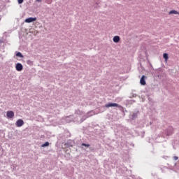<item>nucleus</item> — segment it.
<instances>
[{
  "mask_svg": "<svg viewBox=\"0 0 179 179\" xmlns=\"http://www.w3.org/2000/svg\"><path fill=\"white\" fill-rule=\"evenodd\" d=\"M105 107L106 108H110V107H117V108H121L122 106L121 105H119L118 103H109L105 105Z\"/></svg>",
  "mask_w": 179,
  "mask_h": 179,
  "instance_id": "nucleus-1",
  "label": "nucleus"
},
{
  "mask_svg": "<svg viewBox=\"0 0 179 179\" xmlns=\"http://www.w3.org/2000/svg\"><path fill=\"white\" fill-rule=\"evenodd\" d=\"M146 79H148V77L145 76H142L140 80V83L142 86H145L146 85Z\"/></svg>",
  "mask_w": 179,
  "mask_h": 179,
  "instance_id": "nucleus-2",
  "label": "nucleus"
},
{
  "mask_svg": "<svg viewBox=\"0 0 179 179\" xmlns=\"http://www.w3.org/2000/svg\"><path fill=\"white\" fill-rule=\"evenodd\" d=\"M24 124V122L23 121V120L22 119H19L16 123H15V125L16 127H23V125Z\"/></svg>",
  "mask_w": 179,
  "mask_h": 179,
  "instance_id": "nucleus-3",
  "label": "nucleus"
},
{
  "mask_svg": "<svg viewBox=\"0 0 179 179\" xmlns=\"http://www.w3.org/2000/svg\"><path fill=\"white\" fill-rule=\"evenodd\" d=\"M15 69L18 72H20L21 71H23V65H22V64H20V63H17L15 66Z\"/></svg>",
  "mask_w": 179,
  "mask_h": 179,
  "instance_id": "nucleus-4",
  "label": "nucleus"
},
{
  "mask_svg": "<svg viewBox=\"0 0 179 179\" xmlns=\"http://www.w3.org/2000/svg\"><path fill=\"white\" fill-rule=\"evenodd\" d=\"M36 20H37L36 17H29L25 20V23H31L36 22Z\"/></svg>",
  "mask_w": 179,
  "mask_h": 179,
  "instance_id": "nucleus-5",
  "label": "nucleus"
},
{
  "mask_svg": "<svg viewBox=\"0 0 179 179\" xmlns=\"http://www.w3.org/2000/svg\"><path fill=\"white\" fill-rule=\"evenodd\" d=\"M7 117L8 118H13V117H15V113H13L12 110L8 111Z\"/></svg>",
  "mask_w": 179,
  "mask_h": 179,
  "instance_id": "nucleus-6",
  "label": "nucleus"
},
{
  "mask_svg": "<svg viewBox=\"0 0 179 179\" xmlns=\"http://www.w3.org/2000/svg\"><path fill=\"white\" fill-rule=\"evenodd\" d=\"M120 40V36H115L113 37L114 43H119Z\"/></svg>",
  "mask_w": 179,
  "mask_h": 179,
  "instance_id": "nucleus-7",
  "label": "nucleus"
},
{
  "mask_svg": "<svg viewBox=\"0 0 179 179\" xmlns=\"http://www.w3.org/2000/svg\"><path fill=\"white\" fill-rule=\"evenodd\" d=\"M169 15H179V13L176 10H172L169 12Z\"/></svg>",
  "mask_w": 179,
  "mask_h": 179,
  "instance_id": "nucleus-8",
  "label": "nucleus"
},
{
  "mask_svg": "<svg viewBox=\"0 0 179 179\" xmlns=\"http://www.w3.org/2000/svg\"><path fill=\"white\" fill-rule=\"evenodd\" d=\"M163 57L165 59V62H167V61L169 60V55L167 53H164Z\"/></svg>",
  "mask_w": 179,
  "mask_h": 179,
  "instance_id": "nucleus-9",
  "label": "nucleus"
},
{
  "mask_svg": "<svg viewBox=\"0 0 179 179\" xmlns=\"http://www.w3.org/2000/svg\"><path fill=\"white\" fill-rule=\"evenodd\" d=\"M47 146H50V143H48V141L42 145V148H45Z\"/></svg>",
  "mask_w": 179,
  "mask_h": 179,
  "instance_id": "nucleus-10",
  "label": "nucleus"
},
{
  "mask_svg": "<svg viewBox=\"0 0 179 179\" xmlns=\"http://www.w3.org/2000/svg\"><path fill=\"white\" fill-rule=\"evenodd\" d=\"M16 56L17 57H20V58H23V55H22L20 53V52H18L17 54H16Z\"/></svg>",
  "mask_w": 179,
  "mask_h": 179,
  "instance_id": "nucleus-11",
  "label": "nucleus"
},
{
  "mask_svg": "<svg viewBox=\"0 0 179 179\" xmlns=\"http://www.w3.org/2000/svg\"><path fill=\"white\" fill-rule=\"evenodd\" d=\"M82 146H86L87 148H89L90 146V145L86 144V143H82Z\"/></svg>",
  "mask_w": 179,
  "mask_h": 179,
  "instance_id": "nucleus-12",
  "label": "nucleus"
},
{
  "mask_svg": "<svg viewBox=\"0 0 179 179\" xmlns=\"http://www.w3.org/2000/svg\"><path fill=\"white\" fill-rule=\"evenodd\" d=\"M173 159H174V160H178V157L174 156V157H173Z\"/></svg>",
  "mask_w": 179,
  "mask_h": 179,
  "instance_id": "nucleus-13",
  "label": "nucleus"
},
{
  "mask_svg": "<svg viewBox=\"0 0 179 179\" xmlns=\"http://www.w3.org/2000/svg\"><path fill=\"white\" fill-rule=\"evenodd\" d=\"M18 3H23V0H18Z\"/></svg>",
  "mask_w": 179,
  "mask_h": 179,
  "instance_id": "nucleus-14",
  "label": "nucleus"
},
{
  "mask_svg": "<svg viewBox=\"0 0 179 179\" xmlns=\"http://www.w3.org/2000/svg\"><path fill=\"white\" fill-rule=\"evenodd\" d=\"M43 0H36V2H41Z\"/></svg>",
  "mask_w": 179,
  "mask_h": 179,
  "instance_id": "nucleus-15",
  "label": "nucleus"
},
{
  "mask_svg": "<svg viewBox=\"0 0 179 179\" xmlns=\"http://www.w3.org/2000/svg\"><path fill=\"white\" fill-rule=\"evenodd\" d=\"M48 3H50V2H48Z\"/></svg>",
  "mask_w": 179,
  "mask_h": 179,
  "instance_id": "nucleus-16",
  "label": "nucleus"
}]
</instances>
